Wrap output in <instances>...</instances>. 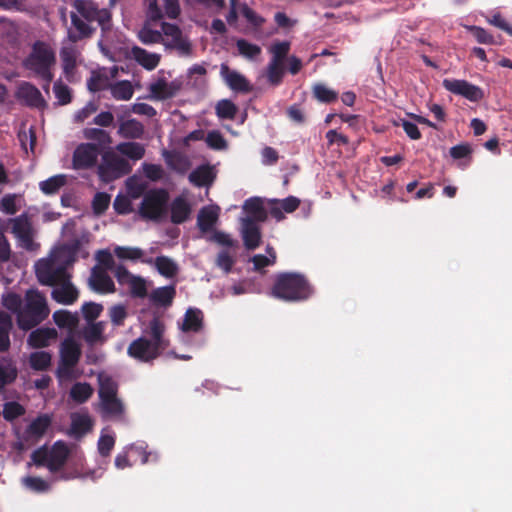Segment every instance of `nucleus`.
Here are the masks:
<instances>
[{"mask_svg":"<svg viewBox=\"0 0 512 512\" xmlns=\"http://www.w3.org/2000/svg\"><path fill=\"white\" fill-rule=\"evenodd\" d=\"M132 198L126 195H117L114 200V209L119 214H128L133 211Z\"/></svg>","mask_w":512,"mask_h":512,"instance_id":"64","label":"nucleus"},{"mask_svg":"<svg viewBox=\"0 0 512 512\" xmlns=\"http://www.w3.org/2000/svg\"><path fill=\"white\" fill-rule=\"evenodd\" d=\"M178 325L181 341L190 344V336L200 334L203 329V313L199 309L189 308Z\"/></svg>","mask_w":512,"mask_h":512,"instance_id":"15","label":"nucleus"},{"mask_svg":"<svg viewBox=\"0 0 512 512\" xmlns=\"http://www.w3.org/2000/svg\"><path fill=\"white\" fill-rule=\"evenodd\" d=\"M98 384L99 398L117 395L118 384L109 373L105 371L100 372L98 374Z\"/></svg>","mask_w":512,"mask_h":512,"instance_id":"38","label":"nucleus"},{"mask_svg":"<svg viewBox=\"0 0 512 512\" xmlns=\"http://www.w3.org/2000/svg\"><path fill=\"white\" fill-rule=\"evenodd\" d=\"M168 193L164 189H152L145 193L139 207L142 218L158 220L166 210Z\"/></svg>","mask_w":512,"mask_h":512,"instance_id":"11","label":"nucleus"},{"mask_svg":"<svg viewBox=\"0 0 512 512\" xmlns=\"http://www.w3.org/2000/svg\"><path fill=\"white\" fill-rule=\"evenodd\" d=\"M163 40L162 43L170 49L176 50L180 55H189L191 44L182 31L175 24L162 23L161 26Z\"/></svg>","mask_w":512,"mask_h":512,"instance_id":"12","label":"nucleus"},{"mask_svg":"<svg viewBox=\"0 0 512 512\" xmlns=\"http://www.w3.org/2000/svg\"><path fill=\"white\" fill-rule=\"evenodd\" d=\"M92 419L86 412H76L71 415L69 433L75 438H80L92 428Z\"/></svg>","mask_w":512,"mask_h":512,"instance_id":"26","label":"nucleus"},{"mask_svg":"<svg viewBox=\"0 0 512 512\" xmlns=\"http://www.w3.org/2000/svg\"><path fill=\"white\" fill-rule=\"evenodd\" d=\"M255 270H261L267 266H271L276 261V253L271 246L266 247V254H257L251 259Z\"/></svg>","mask_w":512,"mask_h":512,"instance_id":"52","label":"nucleus"},{"mask_svg":"<svg viewBox=\"0 0 512 512\" xmlns=\"http://www.w3.org/2000/svg\"><path fill=\"white\" fill-rule=\"evenodd\" d=\"M75 43L67 39V43H64L60 52L63 71L69 81L75 79V68L81 62L80 52L74 45Z\"/></svg>","mask_w":512,"mask_h":512,"instance_id":"18","label":"nucleus"},{"mask_svg":"<svg viewBox=\"0 0 512 512\" xmlns=\"http://www.w3.org/2000/svg\"><path fill=\"white\" fill-rule=\"evenodd\" d=\"M144 133V126L136 119H128L120 122L118 134L123 138L138 139Z\"/></svg>","mask_w":512,"mask_h":512,"instance_id":"35","label":"nucleus"},{"mask_svg":"<svg viewBox=\"0 0 512 512\" xmlns=\"http://www.w3.org/2000/svg\"><path fill=\"white\" fill-rule=\"evenodd\" d=\"M57 337L58 333L55 328L41 327L29 334L27 343L32 348H43L56 341Z\"/></svg>","mask_w":512,"mask_h":512,"instance_id":"22","label":"nucleus"},{"mask_svg":"<svg viewBox=\"0 0 512 512\" xmlns=\"http://www.w3.org/2000/svg\"><path fill=\"white\" fill-rule=\"evenodd\" d=\"M150 21H147L139 30L138 37L144 44L160 43L163 40L162 31L153 30L150 27Z\"/></svg>","mask_w":512,"mask_h":512,"instance_id":"49","label":"nucleus"},{"mask_svg":"<svg viewBox=\"0 0 512 512\" xmlns=\"http://www.w3.org/2000/svg\"><path fill=\"white\" fill-rule=\"evenodd\" d=\"M284 75L282 63L269 62L267 66V78L272 85H278Z\"/></svg>","mask_w":512,"mask_h":512,"instance_id":"63","label":"nucleus"},{"mask_svg":"<svg viewBox=\"0 0 512 512\" xmlns=\"http://www.w3.org/2000/svg\"><path fill=\"white\" fill-rule=\"evenodd\" d=\"M127 316L128 311L124 305H114L109 309V317L114 326H122Z\"/></svg>","mask_w":512,"mask_h":512,"instance_id":"61","label":"nucleus"},{"mask_svg":"<svg viewBox=\"0 0 512 512\" xmlns=\"http://www.w3.org/2000/svg\"><path fill=\"white\" fill-rule=\"evenodd\" d=\"M99 409L103 418L121 419L125 413V406L118 395L99 398Z\"/></svg>","mask_w":512,"mask_h":512,"instance_id":"19","label":"nucleus"},{"mask_svg":"<svg viewBox=\"0 0 512 512\" xmlns=\"http://www.w3.org/2000/svg\"><path fill=\"white\" fill-rule=\"evenodd\" d=\"M147 445L144 442H139L135 444H131L126 449L128 452L135 453L141 457V463L146 464L150 461H157L158 455L156 453L147 452L146 451Z\"/></svg>","mask_w":512,"mask_h":512,"instance_id":"56","label":"nucleus"},{"mask_svg":"<svg viewBox=\"0 0 512 512\" xmlns=\"http://www.w3.org/2000/svg\"><path fill=\"white\" fill-rule=\"evenodd\" d=\"M270 53L272 54V58L270 62H277L282 63L287 54L290 51V42L288 41H281V42H274L270 48Z\"/></svg>","mask_w":512,"mask_h":512,"instance_id":"54","label":"nucleus"},{"mask_svg":"<svg viewBox=\"0 0 512 512\" xmlns=\"http://www.w3.org/2000/svg\"><path fill=\"white\" fill-rule=\"evenodd\" d=\"M51 424L50 416L44 414L37 417L35 420L31 422L29 425L27 432L31 436L39 437L45 433L48 427Z\"/></svg>","mask_w":512,"mask_h":512,"instance_id":"53","label":"nucleus"},{"mask_svg":"<svg viewBox=\"0 0 512 512\" xmlns=\"http://www.w3.org/2000/svg\"><path fill=\"white\" fill-rule=\"evenodd\" d=\"M67 183L65 174L54 175L39 183V189L46 195L57 193Z\"/></svg>","mask_w":512,"mask_h":512,"instance_id":"43","label":"nucleus"},{"mask_svg":"<svg viewBox=\"0 0 512 512\" xmlns=\"http://www.w3.org/2000/svg\"><path fill=\"white\" fill-rule=\"evenodd\" d=\"M110 83L107 80L106 71L93 73L87 82V87L91 92H97L104 89H109Z\"/></svg>","mask_w":512,"mask_h":512,"instance_id":"57","label":"nucleus"},{"mask_svg":"<svg viewBox=\"0 0 512 512\" xmlns=\"http://www.w3.org/2000/svg\"><path fill=\"white\" fill-rule=\"evenodd\" d=\"M89 285L92 290L100 293H110L115 289L114 282L107 271L98 267L92 269Z\"/></svg>","mask_w":512,"mask_h":512,"instance_id":"21","label":"nucleus"},{"mask_svg":"<svg viewBox=\"0 0 512 512\" xmlns=\"http://www.w3.org/2000/svg\"><path fill=\"white\" fill-rule=\"evenodd\" d=\"M81 355V347L74 335H68L60 347V358L63 363L76 365Z\"/></svg>","mask_w":512,"mask_h":512,"instance_id":"24","label":"nucleus"},{"mask_svg":"<svg viewBox=\"0 0 512 512\" xmlns=\"http://www.w3.org/2000/svg\"><path fill=\"white\" fill-rule=\"evenodd\" d=\"M109 91L111 96L118 101H128L133 97L134 87L128 80L110 83Z\"/></svg>","mask_w":512,"mask_h":512,"instance_id":"37","label":"nucleus"},{"mask_svg":"<svg viewBox=\"0 0 512 512\" xmlns=\"http://www.w3.org/2000/svg\"><path fill=\"white\" fill-rule=\"evenodd\" d=\"M132 53L134 59L147 70H153L159 64L160 56L156 53H150L140 47L133 48Z\"/></svg>","mask_w":512,"mask_h":512,"instance_id":"41","label":"nucleus"},{"mask_svg":"<svg viewBox=\"0 0 512 512\" xmlns=\"http://www.w3.org/2000/svg\"><path fill=\"white\" fill-rule=\"evenodd\" d=\"M272 294L286 301H300L312 294V289L303 276L285 273L278 276Z\"/></svg>","mask_w":512,"mask_h":512,"instance_id":"6","label":"nucleus"},{"mask_svg":"<svg viewBox=\"0 0 512 512\" xmlns=\"http://www.w3.org/2000/svg\"><path fill=\"white\" fill-rule=\"evenodd\" d=\"M175 296L174 286L159 287L152 291L150 299L153 303L160 306H168L171 304Z\"/></svg>","mask_w":512,"mask_h":512,"instance_id":"45","label":"nucleus"},{"mask_svg":"<svg viewBox=\"0 0 512 512\" xmlns=\"http://www.w3.org/2000/svg\"><path fill=\"white\" fill-rule=\"evenodd\" d=\"M99 149L92 143H82L74 151L73 167L75 169H87L93 167L98 159Z\"/></svg>","mask_w":512,"mask_h":512,"instance_id":"17","label":"nucleus"},{"mask_svg":"<svg viewBox=\"0 0 512 512\" xmlns=\"http://www.w3.org/2000/svg\"><path fill=\"white\" fill-rule=\"evenodd\" d=\"M69 456V448L66 443L57 441L48 450H38L32 455L36 465L46 466L51 472L58 471Z\"/></svg>","mask_w":512,"mask_h":512,"instance_id":"10","label":"nucleus"},{"mask_svg":"<svg viewBox=\"0 0 512 512\" xmlns=\"http://www.w3.org/2000/svg\"><path fill=\"white\" fill-rule=\"evenodd\" d=\"M220 213L217 205H208L203 207L197 217V225L202 232H208L213 229Z\"/></svg>","mask_w":512,"mask_h":512,"instance_id":"27","label":"nucleus"},{"mask_svg":"<svg viewBox=\"0 0 512 512\" xmlns=\"http://www.w3.org/2000/svg\"><path fill=\"white\" fill-rule=\"evenodd\" d=\"M126 194L136 200L145 195L148 189V182L141 176H131L126 180Z\"/></svg>","mask_w":512,"mask_h":512,"instance_id":"40","label":"nucleus"},{"mask_svg":"<svg viewBox=\"0 0 512 512\" xmlns=\"http://www.w3.org/2000/svg\"><path fill=\"white\" fill-rule=\"evenodd\" d=\"M52 283H42L43 285L53 286L52 298L63 305H70L78 298V290L70 282V275H63V277L56 275Z\"/></svg>","mask_w":512,"mask_h":512,"instance_id":"13","label":"nucleus"},{"mask_svg":"<svg viewBox=\"0 0 512 512\" xmlns=\"http://www.w3.org/2000/svg\"><path fill=\"white\" fill-rule=\"evenodd\" d=\"M2 304L16 314L19 328L25 331L44 321L50 313L45 296L33 289L26 292L24 304L19 295L11 292L2 296Z\"/></svg>","mask_w":512,"mask_h":512,"instance_id":"3","label":"nucleus"},{"mask_svg":"<svg viewBox=\"0 0 512 512\" xmlns=\"http://www.w3.org/2000/svg\"><path fill=\"white\" fill-rule=\"evenodd\" d=\"M114 254L121 260L140 261L146 264H152L153 258L147 257L144 250L138 247L115 246Z\"/></svg>","mask_w":512,"mask_h":512,"instance_id":"28","label":"nucleus"},{"mask_svg":"<svg viewBox=\"0 0 512 512\" xmlns=\"http://www.w3.org/2000/svg\"><path fill=\"white\" fill-rule=\"evenodd\" d=\"M22 485L29 491L45 493L51 489L52 483L36 476H26L21 480Z\"/></svg>","mask_w":512,"mask_h":512,"instance_id":"46","label":"nucleus"},{"mask_svg":"<svg viewBox=\"0 0 512 512\" xmlns=\"http://www.w3.org/2000/svg\"><path fill=\"white\" fill-rule=\"evenodd\" d=\"M89 243V236L83 235L70 243L55 247L47 258H42L35 263L36 276L40 283H52L58 275H69L67 268L72 265L77 256L83 258L89 255L84 249Z\"/></svg>","mask_w":512,"mask_h":512,"instance_id":"2","label":"nucleus"},{"mask_svg":"<svg viewBox=\"0 0 512 512\" xmlns=\"http://www.w3.org/2000/svg\"><path fill=\"white\" fill-rule=\"evenodd\" d=\"M115 150L125 159L132 161L142 159L145 154L144 145L138 142L119 143L116 145Z\"/></svg>","mask_w":512,"mask_h":512,"instance_id":"34","label":"nucleus"},{"mask_svg":"<svg viewBox=\"0 0 512 512\" xmlns=\"http://www.w3.org/2000/svg\"><path fill=\"white\" fill-rule=\"evenodd\" d=\"M11 232L18 241V245L29 251L37 252L40 245L35 241L37 234L27 214H21L9 220Z\"/></svg>","mask_w":512,"mask_h":512,"instance_id":"8","label":"nucleus"},{"mask_svg":"<svg viewBox=\"0 0 512 512\" xmlns=\"http://www.w3.org/2000/svg\"><path fill=\"white\" fill-rule=\"evenodd\" d=\"M103 310V306L101 304H97L94 302H88L82 305L81 311L86 319L87 323L94 322L96 318L99 317Z\"/></svg>","mask_w":512,"mask_h":512,"instance_id":"62","label":"nucleus"},{"mask_svg":"<svg viewBox=\"0 0 512 512\" xmlns=\"http://www.w3.org/2000/svg\"><path fill=\"white\" fill-rule=\"evenodd\" d=\"M29 363L34 370H46L51 364V354L47 351H37L30 354Z\"/></svg>","mask_w":512,"mask_h":512,"instance_id":"50","label":"nucleus"},{"mask_svg":"<svg viewBox=\"0 0 512 512\" xmlns=\"http://www.w3.org/2000/svg\"><path fill=\"white\" fill-rule=\"evenodd\" d=\"M243 210L247 214L245 218H250L256 223L266 219V210L262 199L259 197L247 199L243 204Z\"/></svg>","mask_w":512,"mask_h":512,"instance_id":"33","label":"nucleus"},{"mask_svg":"<svg viewBox=\"0 0 512 512\" xmlns=\"http://www.w3.org/2000/svg\"><path fill=\"white\" fill-rule=\"evenodd\" d=\"M206 143L210 148L215 150H224L227 148V141L217 130H212L207 133Z\"/></svg>","mask_w":512,"mask_h":512,"instance_id":"60","label":"nucleus"},{"mask_svg":"<svg viewBox=\"0 0 512 512\" xmlns=\"http://www.w3.org/2000/svg\"><path fill=\"white\" fill-rule=\"evenodd\" d=\"M72 7L71 25L67 29L68 40L77 42L91 37L96 31L93 23L97 22L102 31V38L98 45L107 55L105 45L109 42V35L112 32L111 12L106 8L100 9L92 0H74Z\"/></svg>","mask_w":512,"mask_h":512,"instance_id":"1","label":"nucleus"},{"mask_svg":"<svg viewBox=\"0 0 512 512\" xmlns=\"http://www.w3.org/2000/svg\"><path fill=\"white\" fill-rule=\"evenodd\" d=\"M11 329V316L4 311H0V351H6L10 347Z\"/></svg>","mask_w":512,"mask_h":512,"instance_id":"42","label":"nucleus"},{"mask_svg":"<svg viewBox=\"0 0 512 512\" xmlns=\"http://www.w3.org/2000/svg\"><path fill=\"white\" fill-rule=\"evenodd\" d=\"M314 97L324 103H330L337 99L338 93L326 85L318 83L313 86Z\"/></svg>","mask_w":512,"mask_h":512,"instance_id":"55","label":"nucleus"},{"mask_svg":"<svg viewBox=\"0 0 512 512\" xmlns=\"http://www.w3.org/2000/svg\"><path fill=\"white\" fill-rule=\"evenodd\" d=\"M164 325L153 318L143 335L135 339L128 347V355L141 362H150L166 349L168 341L164 337Z\"/></svg>","mask_w":512,"mask_h":512,"instance_id":"4","label":"nucleus"},{"mask_svg":"<svg viewBox=\"0 0 512 512\" xmlns=\"http://www.w3.org/2000/svg\"><path fill=\"white\" fill-rule=\"evenodd\" d=\"M216 177L214 167L210 165H201L193 170L189 175V180L192 184L201 186H210Z\"/></svg>","mask_w":512,"mask_h":512,"instance_id":"32","label":"nucleus"},{"mask_svg":"<svg viewBox=\"0 0 512 512\" xmlns=\"http://www.w3.org/2000/svg\"><path fill=\"white\" fill-rule=\"evenodd\" d=\"M130 171L131 165L129 161L116 152V150L106 152L98 167L99 177L105 182L120 178Z\"/></svg>","mask_w":512,"mask_h":512,"instance_id":"9","label":"nucleus"},{"mask_svg":"<svg viewBox=\"0 0 512 512\" xmlns=\"http://www.w3.org/2000/svg\"><path fill=\"white\" fill-rule=\"evenodd\" d=\"M241 236L245 247L249 250H254L260 245V228L258 224L250 218H241Z\"/></svg>","mask_w":512,"mask_h":512,"instance_id":"20","label":"nucleus"},{"mask_svg":"<svg viewBox=\"0 0 512 512\" xmlns=\"http://www.w3.org/2000/svg\"><path fill=\"white\" fill-rule=\"evenodd\" d=\"M55 65V52L44 42H36L28 58L25 60L27 69L41 77L45 83L43 88L48 90L53 74L51 68Z\"/></svg>","mask_w":512,"mask_h":512,"instance_id":"5","label":"nucleus"},{"mask_svg":"<svg viewBox=\"0 0 512 512\" xmlns=\"http://www.w3.org/2000/svg\"><path fill=\"white\" fill-rule=\"evenodd\" d=\"M115 445V433L109 429L105 428L101 431V435L98 440V452L101 456L107 457L112 451Z\"/></svg>","mask_w":512,"mask_h":512,"instance_id":"47","label":"nucleus"},{"mask_svg":"<svg viewBox=\"0 0 512 512\" xmlns=\"http://www.w3.org/2000/svg\"><path fill=\"white\" fill-rule=\"evenodd\" d=\"M162 155L167 166L176 173L184 174L191 167L189 158L184 154L164 150Z\"/></svg>","mask_w":512,"mask_h":512,"instance_id":"29","label":"nucleus"},{"mask_svg":"<svg viewBox=\"0 0 512 512\" xmlns=\"http://www.w3.org/2000/svg\"><path fill=\"white\" fill-rule=\"evenodd\" d=\"M237 112V107L230 100H221L216 105V114L221 119H233Z\"/></svg>","mask_w":512,"mask_h":512,"instance_id":"58","label":"nucleus"},{"mask_svg":"<svg viewBox=\"0 0 512 512\" xmlns=\"http://www.w3.org/2000/svg\"><path fill=\"white\" fill-rule=\"evenodd\" d=\"M239 54L249 60H256L261 54V47L248 42L244 39H239L236 43Z\"/></svg>","mask_w":512,"mask_h":512,"instance_id":"51","label":"nucleus"},{"mask_svg":"<svg viewBox=\"0 0 512 512\" xmlns=\"http://www.w3.org/2000/svg\"><path fill=\"white\" fill-rule=\"evenodd\" d=\"M155 269L164 277L172 278L177 275L179 271L178 264L167 256H158L153 259L152 264Z\"/></svg>","mask_w":512,"mask_h":512,"instance_id":"39","label":"nucleus"},{"mask_svg":"<svg viewBox=\"0 0 512 512\" xmlns=\"http://www.w3.org/2000/svg\"><path fill=\"white\" fill-rule=\"evenodd\" d=\"M171 75L163 70L159 71L147 85V99L164 101L177 95L182 87L180 80H170Z\"/></svg>","mask_w":512,"mask_h":512,"instance_id":"7","label":"nucleus"},{"mask_svg":"<svg viewBox=\"0 0 512 512\" xmlns=\"http://www.w3.org/2000/svg\"><path fill=\"white\" fill-rule=\"evenodd\" d=\"M111 197L105 192H98L95 194L92 207L95 214L100 215L104 213L109 207Z\"/></svg>","mask_w":512,"mask_h":512,"instance_id":"59","label":"nucleus"},{"mask_svg":"<svg viewBox=\"0 0 512 512\" xmlns=\"http://www.w3.org/2000/svg\"><path fill=\"white\" fill-rule=\"evenodd\" d=\"M105 328H106V322H104V321L89 322L82 329L83 339L89 345L103 343L106 340V337L104 335Z\"/></svg>","mask_w":512,"mask_h":512,"instance_id":"30","label":"nucleus"},{"mask_svg":"<svg viewBox=\"0 0 512 512\" xmlns=\"http://www.w3.org/2000/svg\"><path fill=\"white\" fill-rule=\"evenodd\" d=\"M93 394V388L90 384L84 382L75 383L70 389V397L77 403L86 402Z\"/></svg>","mask_w":512,"mask_h":512,"instance_id":"48","label":"nucleus"},{"mask_svg":"<svg viewBox=\"0 0 512 512\" xmlns=\"http://www.w3.org/2000/svg\"><path fill=\"white\" fill-rule=\"evenodd\" d=\"M191 212L188 201L179 196L175 198L171 204V220L173 223L179 224L184 222Z\"/></svg>","mask_w":512,"mask_h":512,"instance_id":"36","label":"nucleus"},{"mask_svg":"<svg viewBox=\"0 0 512 512\" xmlns=\"http://www.w3.org/2000/svg\"><path fill=\"white\" fill-rule=\"evenodd\" d=\"M53 321L60 329H66L69 335H73L79 323V314L68 310H57L53 313Z\"/></svg>","mask_w":512,"mask_h":512,"instance_id":"31","label":"nucleus"},{"mask_svg":"<svg viewBox=\"0 0 512 512\" xmlns=\"http://www.w3.org/2000/svg\"><path fill=\"white\" fill-rule=\"evenodd\" d=\"M114 275L119 284L126 287L134 297L144 298L147 295L148 283L144 278L130 273L121 265L115 267Z\"/></svg>","mask_w":512,"mask_h":512,"instance_id":"14","label":"nucleus"},{"mask_svg":"<svg viewBox=\"0 0 512 512\" xmlns=\"http://www.w3.org/2000/svg\"><path fill=\"white\" fill-rule=\"evenodd\" d=\"M17 377V369L11 360L0 359V390L12 383Z\"/></svg>","mask_w":512,"mask_h":512,"instance_id":"44","label":"nucleus"},{"mask_svg":"<svg viewBox=\"0 0 512 512\" xmlns=\"http://www.w3.org/2000/svg\"><path fill=\"white\" fill-rule=\"evenodd\" d=\"M220 75L230 89L238 92H248L250 90V85L246 78L239 72L231 70L228 65L221 64Z\"/></svg>","mask_w":512,"mask_h":512,"instance_id":"23","label":"nucleus"},{"mask_svg":"<svg viewBox=\"0 0 512 512\" xmlns=\"http://www.w3.org/2000/svg\"><path fill=\"white\" fill-rule=\"evenodd\" d=\"M17 97L32 107L40 108L45 104L40 91L35 86L27 82L19 85Z\"/></svg>","mask_w":512,"mask_h":512,"instance_id":"25","label":"nucleus"},{"mask_svg":"<svg viewBox=\"0 0 512 512\" xmlns=\"http://www.w3.org/2000/svg\"><path fill=\"white\" fill-rule=\"evenodd\" d=\"M443 87L455 94L460 95L472 102H478L484 97L483 90L466 80L462 79H444Z\"/></svg>","mask_w":512,"mask_h":512,"instance_id":"16","label":"nucleus"}]
</instances>
